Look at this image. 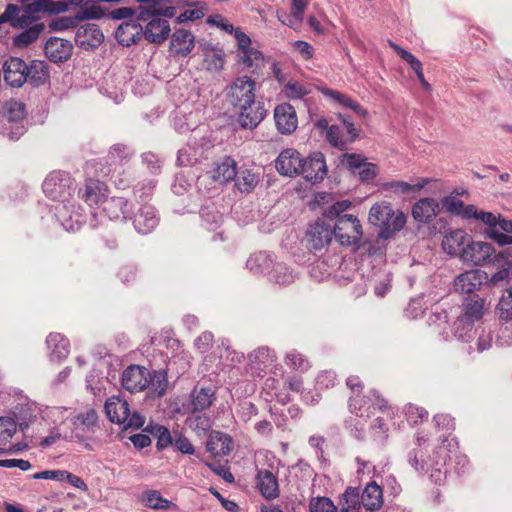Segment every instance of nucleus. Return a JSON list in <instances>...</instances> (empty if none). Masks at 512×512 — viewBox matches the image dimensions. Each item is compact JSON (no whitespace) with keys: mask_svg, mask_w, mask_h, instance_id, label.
<instances>
[{"mask_svg":"<svg viewBox=\"0 0 512 512\" xmlns=\"http://www.w3.org/2000/svg\"><path fill=\"white\" fill-rule=\"evenodd\" d=\"M249 360L258 365H267L273 362V356L269 348L260 347L249 354Z\"/></svg>","mask_w":512,"mask_h":512,"instance_id":"0e129e2a","label":"nucleus"},{"mask_svg":"<svg viewBox=\"0 0 512 512\" xmlns=\"http://www.w3.org/2000/svg\"><path fill=\"white\" fill-rule=\"evenodd\" d=\"M256 83L248 76L236 78L227 92L228 102L238 111V123L244 129H254L266 116V109L255 100Z\"/></svg>","mask_w":512,"mask_h":512,"instance_id":"f257e3e1","label":"nucleus"},{"mask_svg":"<svg viewBox=\"0 0 512 512\" xmlns=\"http://www.w3.org/2000/svg\"><path fill=\"white\" fill-rule=\"evenodd\" d=\"M368 402L369 398L367 396H361V394L352 395L348 401L349 410L358 417L368 418L371 413Z\"/></svg>","mask_w":512,"mask_h":512,"instance_id":"de8ad7c7","label":"nucleus"},{"mask_svg":"<svg viewBox=\"0 0 512 512\" xmlns=\"http://www.w3.org/2000/svg\"><path fill=\"white\" fill-rule=\"evenodd\" d=\"M105 185L98 180L89 179L83 188L79 189L78 196L89 206L102 204L105 199Z\"/></svg>","mask_w":512,"mask_h":512,"instance_id":"7c9ffc66","label":"nucleus"},{"mask_svg":"<svg viewBox=\"0 0 512 512\" xmlns=\"http://www.w3.org/2000/svg\"><path fill=\"white\" fill-rule=\"evenodd\" d=\"M84 0H34L24 7L27 13H46L49 15L66 12L70 6H79Z\"/></svg>","mask_w":512,"mask_h":512,"instance_id":"9b49d317","label":"nucleus"},{"mask_svg":"<svg viewBox=\"0 0 512 512\" xmlns=\"http://www.w3.org/2000/svg\"><path fill=\"white\" fill-rule=\"evenodd\" d=\"M171 32L169 22L161 17L152 18L143 29L145 38L154 44L164 42Z\"/></svg>","mask_w":512,"mask_h":512,"instance_id":"5701e85b","label":"nucleus"},{"mask_svg":"<svg viewBox=\"0 0 512 512\" xmlns=\"http://www.w3.org/2000/svg\"><path fill=\"white\" fill-rule=\"evenodd\" d=\"M338 506L328 497L314 498L310 502L311 512H336Z\"/></svg>","mask_w":512,"mask_h":512,"instance_id":"680f3d73","label":"nucleus"},{"mask_svg":"<svg viewBox=\"0 0 512 512\" xmlns=\"http://www.w3.org/2000/svg\"><path fill=\"white\" fill-rule=\"evenodd\" d=\"M151 433L156 439V447L159 451L166 449L173 443V437L168 428L159 424H150L145 429Z\"/></svg>","mask_w":512,"mask_h":512,"instance_id":"79ce46f5","label":"nucleus"},{"mask_svg":"<svg viewBox=\"0 0 512 512\" xmlns=\"http://www.w3.org/2000/svg\"><path fill=\"white\" fill-rule=\"evenodd\" d=\"M3 114L10 122H20L26 116L25 104L10 99L3 105Z\"/></svg>","mask_w":512,"mask_h":512,"instance_id":"c03bdc74","label":"nucleus"},{"mask_svg":"<svg viewBox=\"0 0 512 512\" xmlns=\"http://www.w3.org/2000/svg\"><path fill=\"white\" fill-rule=\"evenodd\" d=\"M360 496L362 506L367 511L375 512L381 509L383 505V492L376 482L368 483Z\"/></svg>","mask_w":512,"mask_h":512,"instance_id":"2f4dec72","label":"nucleus"},{"mask_svg":"<svg viewBox=\"0 0 512 512\" xmlns=\"http://www.w3.org/2000/svg\"><path fill=\"white\" fill-rule=\"evenodd\" d=\"M338 506L340 512H360L362 503L358 488L348 487L340 496Z\"/></svg>","mask_w":512,"mask_h":512,"instance_id":"e433bc0d","label":"nucleus"},{"mask_svg":"<svg viewBox=\"0 0 512 512\" xmlns=\"http://www.w3.org/2000/svg\"><path fill=\"white\" fill-rule=\"evenodd\" d=\"M270 262L271 260L269 259L268 255L260 252L258 254L250 256L249 259L247 260L246 265L251 271L260 273L264 271V268L269 266Z\"/></svg>","mask_w":512,"mask_h":512,"instance_id":"e2e57ef3","label":"nucleus"},{"mask_svg":"<svg viewBox=\"0 0 512 512\" xmlns=\"http://www.w3.org/2000/svg\"><path fill=\"white\" fill-rule=\"evenodd\" d=\"M32 421V415L27 416H15V418L9 416L0 417V445L7 443L13 435L16 433L17 428L24 432Z\"/></svg>","mask_w":512,"mask_h":512,"instance_id":"6ab92c4d","label":"nucleus"},{"mask_svg":"<svg viewBox=\"0 0 512 512\" xmlns=\"http://www.w3.org/2000/svg\"><path fill=\"white\" fill-rule=\"evenodd\" d=\"M101 205L104 214L111 220L131 218L128 200L123 197L105 198Z\"/></svg>","mask_w":512,"mask_h":512,"instance_id":"c85d7f7f","label":"nucleus"},{"mask_svg":"<svg viewBox=\"0 0 512 512\" xmlns=\"http://www.w3.org/2000/svg\"><path fill=\"white\" fill-rule=\"evenodd\" d=\"M307 236L311 247L320 250L328 245L334 236L332 225L324 220H318L309 227Z\"/></svg>","mask_w":512,"mask_h":512,"instance_id":"a211bd4d","label":"nucleus"},{"mask_svg":"<svg viewBox=\"0 0 512 512\" xmlns=\"http://www.w3.org/2000/svg\"><path fill=\"white\" fill-rule=\"evenodd\" d=\"M104 40V35L97 24L88 23L78 27L75 34L76 44L84 50H94Z\"/></svg>","mask_w":512,"mask_h":512,"instance_id":"f8f14e48","label":"nucleus"},{"mask_svg":"<svg viewBox=\"0 0 512 512\" xmlns=\"http://www.w3.org/2000/svg\"><path fill=\"white\" fill-rule=\"evenodd\" d=\"M235 186L241 191L249 193L259 182L258 176L251 170L245 169L240 172L237 171L236 178L234 179Z\"/></svg>","mask_w":512,"mask_h":512,"instance_id":"37998d69","label":"nucleus"},{"mask_svg":"<svg viewBox=\"0 0 512 512\" xmlns=\"http://www.w3.org/2000/svg\"><path fill=\"white\" fill-rule=\"evenodd\" d=\"M285 363L291 369L301 373L308 371L310 368L308 359L296 350H292L286 354Z\"/></svg>","mask_w":512,"mask_h":512,"instance_id":"5fc2aeb1","label":"nucleus"},{"mask_svg":"<svg viewBox=\"0 0 512 512\" xmlns=\"http://www.w3.org/2000/svg\"><path fill=\"white\" fill-rule=\"evenodd\" d=\"M188 9L177 17V23H183L186 21H195L205 16L207 6L204 2H189L187 3Z\"/></svg>","mask_w":512,"mask_h":512,"instance_id":"a18cd8bd","label":"nucleus"},{"mask_svg":"<svg viewBox=\"0 0 512 512\" xmlns=\"http://www.w3.org/2000/svg\"><path fill=\"white\" fill-rule=\"evenodd\" d=\"M283 92L289 99H301L311 93V87L310 85L290 80L285 84Z\"/></svg>","mask_w":512,"mask_h":512,"instance_id":"864d4df0","label":"nucleus"},{"mask_svg":"<svg viewBox=\"0 0 512 512\" xmlns=\"http://www.w3.org/2000/svg\"><path fill=\"white\" fill-rule=\"evenodd\" d=\"M442 206L449 214L457 217H461L465 220H470V215L475 213V205H465L455 195H449L442 199Z\"/></svg>","mask_w":512,"mask_h":512,"instance_id":"f704fd0d","label":"nucleus"},{"mask_svg":"<svg viewBox=\"0 0 512 512\" xmlns=\"http://www.w3.org/2000/svg\"><path fill=\"white\" fill-rule=\"evenodd\" d=\"M4 80L12 87H21L27 82L29 71L24 66H2Z\"/></svg>","mask_w":512,"mask_h":512,"instance_id":"ea45409f","label":"nucleus"},{"mask_svg":"<svg viewBox=\"0 0 512 512\" xmlns=\"http://www.w3.org/2000/svg\"><path fill=\"white\" fill-rule=\"evenodd\" d=\"M142 502L150 509L154 510H167L170 508H177V505L170 500L162 497L158 490H148L142 496Z\"/></svg>","mask_w":512,"mask_h":512,"instance_id":"58836bf2","label":"nucleus"},{"mask_svg":"<svg viewBox=\"0 0 512 512\" xmlns=\"http://www.w3.org/2000/svg\"><path fill=\"white\" fill-rule=\"evenodd\" d=\"M270 280L280 285H289L294 282L295 274L287 265L277 263L270 272Z\"/></svg>","mask_w":512,"mask_h":512,"instance_id":"49530a36","label":"nucleus"},{"mask_svg":"<svg viewBox=\"0 0 512 512\" xmlns=\"http://www.w3.org/2000/svg\"><path fill=\"white\" fill-rule=\"evenodd\" d=\"M476 219L489 226L488 236L494 240L498 245L505 246L512 244V235H506L497 229V215L478 210L475 206V213L470 215V220Z\"/></svg>","mask_w":512,"mask_h":512,"instance_id":"dca6fc26","label":"nucleus"},{"mask_svg":"<svg viewBox=\"0 0 512 512\" xmlns=\"http://www.w3.org/2000/svg\"><path fill=\"white\" fill-rule=\"evenodd\" d=\"M186 423L188 427L195 431L197 434L207 432L212 426L210 417L205 414L193 413L192 416L187 418Z\"/></svg>","mask_w":512,"mask_h":512,"instance_id":"4d7b16f0","label":"nucleus"},{"mask_svg":"<svg viewBox=\"0 0 512 512\" xmlns=\"http://www.w3.org/2000/svg\"><path fill=\"white\" fill-rule=\"evenodd\" d=\"M73 181L66 172L54 171L44 180V193L54 201H65L71 195Z\"/></svg>","mask_w":512,"mask_h":512,"instance_id":"39448f33","label":"nucleus"},{"mask_svg":"<svg viewBox=\"0 0 512 512\" xmlns=\"http://www.w3.org/2000/svg\"><path fill=\"white\" fill-rule=\"evenodd\" d=\"M130 157V150L124 144H116L111 147L108 154V163L110 165H123Z\"/></svg>","mask_w":512,"mask_h":512,"instance_id":"13d9d810","label":"nucleus"},{"mask_svg":"<svg viewBox=\"0 0 512 512\" xmlns=\"http://www.w3.org/2000/svg\"><path fill=\"white\" fill-rule=\"evenodd\" d=\"M148 378V369L140 365H130L122 373L121 384L125 390L136 393L149 387Z\"/></svg>","mask_w":512,"mask_h":512,"instance_id":"6e6552de","label":"nucleus"},{"mask_svg":"<svg viewBox=\"0 0 512 512\" xmlns=\"http://www.w3.org/2000/svg\"><path fill=\"white\" fill-rule=\"evenodd\" d=\"M129 404L120 397H110L105 402V412L109 420L113 423L121 424L127 421L129 416Z\"/></svg>","mask_w":512,"mask_h":512,"instance_id":"c756f323","label":"nucleus"},{"mask_svg":"<svg viewBox=\"0 0 512 512\" xmlns=\"http://www.w3.org/2000/svg\"><path fill=\"white\" fill-rule=\"evenodd\" d=\"M212 173L214 181L227 183L236 178L237 163L232 157L226 156L221 161L215 163Z\"/></svg>","mask_w":512,"mask_h":512,"instance_id":"473e14b6","label":"nucleus"},{"mask_svg":"<svg viewBox=\"0 0 512 512\" xmlns=\"http://www.w3.org/2000/svg\"><path fill=\"white\" fill-rule=\"evenodd\" d=\"M76 15L78 21L81 22L89 19H99L103 16V11L98 5L92 4L81 8Z\"/></svg>","mask_w":512,"mask_h":512,"instance_id":"774afa93","label":"nucleus"},{"mask_svg":"<svg viewBox=\"0 0 512 512\" xmlns=\"http://www.w3.org/2000/svg\"><path fill=\"white\" fill-rule=\"evenodd\" d=\"M423 448H412L407 454L408 463L418 473H429V462L424 458Z\"/></svg>","mask_w":512,"mask_h":512,"instance_id":"8fccbe9b","label":"nucleus"},{"mask_svg":"<svg viewBox=\"0 0 512 512\" xmlns=\"http://www.w3.org/2000/svg\"><path fill=\"white\" fill-rule=\"evenodd\" d=\"M216 400V392L212 386L196 385L190 394L191 412H202L212 406Z\"/></svg>","mask_w":512,"mask_h":512,"instance_id":"aec40b11","label":"nucleus"},{"mask_svg":"<svg viewBox=\"0 0 512 512\" xmlns=\"http://www.w3.org/2000/svg\"><path fill=\"white\" fill-rule=\"evenodd\" d=\"M135 230L143 235L151 233L159 223L155 208L151 205H142L131 217Z\"/></svg>","mask_w":512,"mask_h":512,"instance_id":"ddd939ff","label":"nucleus"},{"mask_svg":"<svg viewBox=\"0 0 512 512\" xmlns=\"http://www.w3.org/2000/svg\"><path fill=\"white\" fill-rule=\"evenodd\" d=\"M301 163L300 153L295 149L288 148L276 158L275 168L281 175L292 177L300 174Z\"/></svg>","mask_w":512,"mask_h":512,"instance_id":"4468645a","label":"nucleus"},{"mask_svg":"<svg viewBox=\"0 0 512 512\" xmlns=\"http://www.w3.org/2000/svg\"><path fill=\"white\" fill-rule=\"evenodd\" d=\"M326 140L331 146L341 151L347 150L348 146L350 145L346 135L342 134L341 128L337 125H331L328 128L326 133Z\"/></svg>","mask_w":512,"mask_h":512,"instance_id":"603ef678","label":"nucleus"},{"mask_svg":"<svg viewBox=\"0 0 512 512\" xmlns=\"http://www.w3.org/2000/svg\"><path fill=\"white\" fill-rule=\"evenodd\" d=\"M475 323V321L466 319V317L460 314L453 323L452 330L454 336L459 340L465 342L469 341V339H471L474 334Z\"/></svg>","mask_w":512,"mask_h":512,"instance_id":"a19ab883","label":"nucleus"},{"mask_svg":"<svg viewBox=\"0 0 512 512\" xmlns=\"http://www.w3.org/2000/svg\"><path fill=\"white\" fill-rule=\"evenodd\" d=\"M46 344L51 350L49 355L51 361H61L69 354V340L60 333H50Z\"/></svg>","mask_w":512,"mask_h":512,"instance_id":"72a5a7b5","label":"nucleus"},{"mask_svg":"<svg viewBox=\"0 0 512 512\" xmlns=\"http://www.w3.org/2000/svg\"><path fill=\"white\" fill-rule=\"evenodd\" d=\"M234 36L237 41L238 55L243 60V64H253L264 60L263 53L251 47V39L248 35L236 28Z\"/></svg>","mask_w":512,"mask_h":512,"instance_id":"4be33fe9","label":"nucleus"},{"mask_svg":"<svg viewBox=\"0 0 512 512\" xmlns=\"http://www.w3.org/2000/svg\"><path fill=\"white\" fill-rule=\"evenodd\" d=\"M97 422L98 414L93 408L87 409L73 418V425L82 427L83 431H91L97 425Z\"/></svg>","mask_w":512,"mask_h":512,"instance_id":"3c124183","label":"nucleus"},{"mask_svg":"<svg viewBox=\"0 0 512 512\" xmlns=\"http://www.w3.org/2000/svg\"><path fill=\"white\" fill-rule=\"evenodd\" d=\"M468 240L469 236L464 230H452L445 235L442 241V247L448 254L461 258Z\"/></svg>","mask_w":512,"mask_h":512,"instance_id":"cd10ccee","label":"nucleus"},{"mask_svg":"<svg viewBox=\"0 0 512 512\" xmlns=\"http://www.w3.org/2000/svg\"><path fill=\"white\" fill-rule=\"evenodd\" d=\"M335 239L344 246L357 244L362 237V226L358 218L351 214H343L333 224Z\"/></svg>","mask_w":512,"mask_h":512,"instance_id":"20e7f679","label":"nucleus"},{"mask_svg":"<svg viewBox=\"0 0 512 512\" xmlns=\"http://www.w3.org/2000/svg\"><path fill=\"white\" fill-rule=\"evenodd\" d=\"M195 46L194 35L189 30H176L170 40V52L179 56H187Z\"/></svg>","mask_w":512,"mask_h":512,"instance_id":"bb28decb","label":"nucleus"},{"mask_svg":"<svg viewBox=\"0 0 512 512\" xmlns=\"http://www.w3.org/2000/svg\"><path fill=\"white\" fill-rule=\"evenodd\" d=\"M489 267L493 271L490 274L487 272V279L485 280L487 287H503L510 283L512 279V259L510 253L502 251L495 254L490 261Z\"/></svg>","mask_w":512,"mask_h":512,"instance_id":"7ed1b4c3","label":"nucleus"},{"mask_svg":"<svg viewBox=\"0 0 512 512\" xmlns=\"http://www.w3.org/2000/svg\"><path fill=\"white\" fill-rule=\"evenodd\" d=\"M47 58L54 63L67 61L73 52V45L69 40L51 37L44 47Z\"/></svg>","mask_w":512,"mask_h":512,"instance_id":"f3484780","label":"nucleus"},{"mask_svg":"<svg viewBox=\"0 0 512 512\" xmlns=\"http://www.w3.org/2000/svg\"><path fill=\"white\" fill-rule=\"evenodd\" d=\"M318 90L327 98L333 100L335 103H338L347 108L348 104H351V99L348 95L343 94L337 90H333L326 87H318Z\"/></svg>","mask_w":512,"mask_h":512,"instance_id":"69168bd1","label":"nucleus"},{"mask_svg":"<svg viewBox=\"0 0 512 512\" xmlns=\"http://www.w3.org/2000/svg\"><path fill=\"white\" fill-rule=\"evenodd\" d=\"M143 36V27L140 23L130 20L119 25L115 32V38L122 46H131Z\"/></svg>","mask_w":512,"mask_h":512,"instance_id":"a878e982","label":"nucleus"},{"mask_svg":"<svg viewBox=\"0 0 512 512\" xmlns=\"http://www.w3.org/2000/svg\"><path fill=\"white\" fill-rule=\"evenodd\" d=\"M274 120L281 134H291L297 128L298 120L294 107L288 103L277 105L274 110Z\"/></svg>","mask_w":512,"mask_h":512,"instance_id":"2eb2a0df","label":"nucleus"},{"mask_svg":"<svg viewBox=\"0 0 512 512\" xmlns=\"http://www.w3.org/2000/svg\"><path fill=\"white\" fill-rule=\"evenodd\" d=\"M256 487L260 494L267 500L279 497V483L276 475L270 470H258L256 475Z\"/></svg>","mask_w":512,"mask_h":512,"instance_id":"412c9836","label":"nucleus"},{"mask_svg":"<svg viewBox=\"0 0 512 512\" xmlns=\"http://www.w3.org/2000/svg\"><path fill=\"white\" fill-rule=\"evenodd\" d=\"M487 272L480 269L465 271L454 280V289L460 294H473L486 286Z\"/></svg>","mask_w":512,"mask_h":512,"instance_id":"9d476101","label":"nucleus"},{"mask_svg":"<svg viewBox=\"0 0 512 512\" xmlns=\"http://www.w3.org/2000/svg\"><path fill=\"white\" fill-rule=\"evenodd\" d=\"M45 25L41 22H36L23 30L19 34L15 35L12 39L13 45L18 48H24L35 42L40 34L44 31Z\"/></svg>","mask_w":512,"mask_h":512,"instance_id":"4c0bfd02","label":"nucleus"},{"mask_svg":"<svg viewBox=\"0 0 512 512\" xmlns=\"http://www.w3.org/2000/svg\"><path fill=\"white\" fill-rule=\"evenodd\" d=\"M29 71L27 82L34 86L43 84L49 77L48 66H24Z\"/></svg>","mask_w":512,"mask_h":512,"instance_id":"bf43d9fd","label":"nucleus"},{"mask_svg":"<svg viewBox=\"0 0 512 512\" xmlns=\"http://www.w3.org/2000/svg\"><path fill=\"white\" fill-rule=\"evenodd\" d=\"M429 183L428 178H422L418 183L410 184L405 181H392L386 184L389 189L402 194L420 191Z\"/></svg>","mask_w":512,"mask_h":512,"instance_id":"6e6d98bb","label":"nucleus"},{"mask_svg":"<svg viewBox=\"0 0 512 512\" xmlns=\"http://www.w3.org/2000/svg\"><path fill=\"white\" fill-rule=\"evenodd\" d=\"M405 414L407 421L414 425L428 417V412L424 408L413 404L406 407Z\"/></svg>","mask_w":512,"mask_h":512,"instance_id":"338daca9","label":"nucleus"},{"mask_svg":"<svg viewBox=\"0 0 512 512\" xmlns=\"http://www.w3.org/2000/svg\"><path fill=\"white\" fill-rule=\"evenodd\" d=\"M79 24L77 15L74 16H62L55 18L50 21L49 28L53 31H64L74 27H77Z\"/></svg>","mask_w":512,"mask_h":512,"instance_id":"052dcab7","label":"nucleus"},{"mask_svg":"<svg viewBox=\"0 0 512 512\" xmlns=\"http://www.w3.org/2000/svg\"><path fill=\"white\" fill-rule=\"evenodd\" d=\"M486 299L479 295L470 296L462 304L461 315L466 319L478 322L482 319L485 312Z\"/></svg>","mask_w":512,"mask_h":512,"instance_id":"c9c22d12","label":"nucleus"},{"mask_svg":"<svg viewBox=\"0 0 512 512\" xmlns=\"http://www.w3.org/2000/svg\"><path fill=\"white\" fill-rule=\"evenodd\" d=\"M233 447L234 442L230 435L220 431H212L209 434L206 448L214 456H226L230 454Z\"/></svg>","mask_w":512,"mask_h":512,"instance_id":"393cba45","label":"nucleus"},{"mask_svg":"<svg viewBox=\"0 0 512 512\" xmlns=\"http://www.w3.org/2000/svg\"><path fill=\"white\" fill-rule=\"evenodd\" d=\"M369 222L380 228L379 238L387 240L404 227L406 216L401 211L395 212L390 203L380 202L371 207Z\"/></svg>","mask_w":512,"mask_h":512,"instance_id":"f03ea898","label":"nucleus"},{"mask_svg":"<svg viewBox=\"0 0 512 512\" xmlns=\"http://www.w3.org/2000/svg\"><path fill=\"white\" fill-rule=\"evenodd\" d=\"M451 441L453 439L449 440L448 437H445L442 444L436 447L432 456L427 460L429 462L430 478L435 484H441L446 478L447 471L444 470V467L449 459L448 446H451Z\"/></svg>","mask_w":512,"mask_h":512,"instance_id":"0eeeda50","label":"nucleus"},{"mask_svg":"<svg viewBox=\"0 0 512 512\" xmlns=\"http://www.w3.org/2000/svg\"><path fill=\"white\" fill-rule=\"evenodd\" d=\"M149 387L159 397L166 393L168 379L167 372L165 370H155L152 373L149 372Z\"/></svg>","mask_w":512,"mask_h":512,"instance_id":"09e8293b","label":"nucleus"},{"mask_svg":"<svg viewBox=\"0 0 512 512\" xmlns=\"http://www.w3.org/2000/svg\"><path fill=\"white\" fill-rule=\"evenodd\" d=\"M300 174L311 183L323 181L327 175L325 156L321 152H314L302 159Z\"/></svg>","mask_w":512,"mask_h":512,"instance_id":"1a4fd4ad","label":"nucleus"},{"mask_svg":"<svg viewBox=\"0 0 512 512\" xmlns=\"http://www.w3.org/2000/svg\"><path fill=\"white\" fill-rule=\"evenodd\" d=\"M439 203L434 198H421L412 207L413 218L421 223L431 222L439 213Z\"/></svg>","mask_w":512,"mask_h":512,"instance_id":"b1692460","label":"nucleus"},{"mask_svg":"<svg viewBox=\"0 0 512 512\" xmlns=\"http://www.w3.org/2000/svg\"><path fill=\"white\" fill-rule=\"evenodd\" d=\"M492 244L483 241H471L466 244L461 260L474 266L489 265L495 255Z\"/></svg>","mask_w":512,"mask_h":512,"instance_id":"423d86ee","label":"nucleus"}]
</instances>
